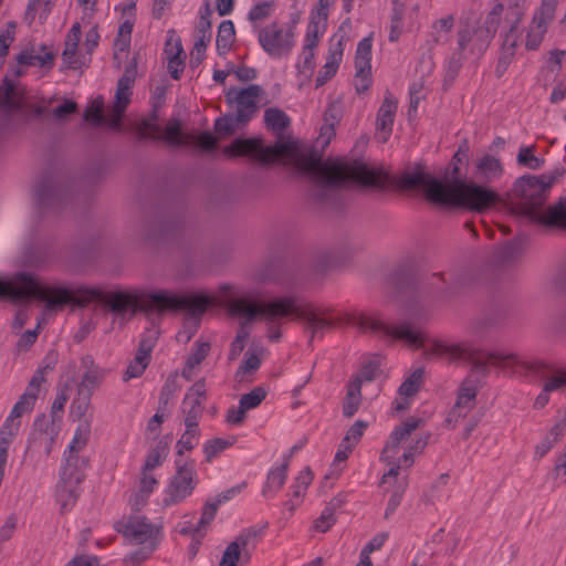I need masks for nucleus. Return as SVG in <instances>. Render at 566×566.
Returning <instances> with one entry per match:
<instances>
[{"label":"nucleus","mask_w":566,"mask_h":566,"mask_svg":"<svg viewBox=\"0 0 566 566\" xmlns=\"http://www.w3.org/2000/svg\"><path fill=\"white\" fill-rule=\"evenodd\" d=\"M223 154L230 157L249 156L262 164L285 159L300 172L310 176L319 191L340 188L347 182L373 187H381L385 184V177L380 171L369 168L361 161L342 159L323 161L317 151L303 150L293 140L279 139L274 145L263 146L259 138H237L223 148Z\"/></svg>","instance_id":"obj_1"},{"label":"nucleus","mask_w":566,"mask_h":566,"mask_svg":"<svg viewBox=\"0 0 566 566\" xmlns=\"http://www.w3.org/2000/svg\"><path fill=\"white\" fill-rule=\"evenodd\" d=\"M0 295L14 300L36 298L45 303L48 311H57L65 305L83 308L95 301L123 321L130 319L142 307L138 296L128 292L85 285H50L28 272L15 273L9 283L0 281Z\"/></svg>","instance_id":"obj_2"},{"label":"nucleus","mask_w":566,"mask_h":566,"mask_svg":"<svg viewBox=\"0 0 566 566\" xmlns=\"http://www.w3.org/2000/svg\"><path fill=\"white\" fill-rule=\"evenodd\" d=\"M348 323L358 327L361 332H371L375 335L392 340H401L411 348H422L427 358L444 357L450 360L465 359L472 364L475 371L486 375L489 366H514L522 361L516 354L505 352H483L468 344H453L442 339L427 340L423 333L410 322L403 321L397 325L385 323L376 315L363 313L350 315Z\"/></svg>","instance_id":"obj_3"},{"label":"nucleus","mask_w":566,"mask_h":566,"mask_svg":"<svg viewBox=\"0 0 566 566\" xmlns=\"http://www.w3.org/2000/svg\"><path fill=\"white\" fill-rule=\"evenodd\" d=\"M504 7L496 3L483 22L461 19L457 31V48L446 61V80L454 81L463 65V61L480 60L488 51L497 29Z\"/></svg>","instance_id":"obj_4"},{"label":"nucleus","mask_w":566,"mask_h":566,"mask_svg":"<svg viewBox=\"0 0 566 566\" xmlns=\"http://www.w3.org/2000/svg\"><path fill=\"white\" fill-rule=\"evenodd\" d=\"M211 304L210 297L206 295H177L167 291H144V319L149 322L150 327L148 339H144V369L149 364L150 352L154 342L159 336L157 328L161 315L168 310H185L191 316L202 315Z\"/></svg>","instance_id":"obj_5"},{"label":"nucleus","mask_w":566,"mask_h":566,"mask_svg":"<svg viewBox=\"0 0 566 566\" xmlns=\"http://www.w3.org/2000/svg\"><path fill=\"white\" fill-rule=\"evenodd\" d=\"M229 312L243 318L245 323L261 319L266 324V336L271 342L281 338L282 319L294 316L295 296H283L265 302H252L245 297L229 301Z\"/></svg>","instance_id":"obj_6"},{"label":"nucleus","mask_w":566,"mask_h":566,"mask_svg":"<svg viewBox=\"0 0 566 566\" xmlns=\"http://www.w3.org/2000/svg\"><path fill=\"white\" fill-rule=\"evenodd\" d=\"M137 74V56L135 55L132 63L125 69L123 76L117 82L115 93V102L109 114H103V103L92 106L86 113L85 118L91 120L95 126L107 125L115 132H124L123 116L130 103L132 85Z\"/></svg>","instance_id":"obj_7"},{"label":"nucleus","mask_w":566,"mask_h":566,"mask_svg":"<svg viewBox=\"0 0 566 566\" xmlns=\"http://www.w3.org/2000/svg\"><path fill=\"white\" fill-rule=\"evenodd\" d=\"M444 192L441 205L467 208L475 212H483L499 201V195L495 191L473 182H465L460 178H455L452 182L448 181Z\"/></svg>","instance_id":"obj_8"},{"label":"nucleus","mask_w":566,"mask_h":566,"mask_svg":"<svg viewBox=\"0 0 566 566\" xmlns=\"http://www.w3.org/2000/svg\"><path fill=\"white\" fill-rule=\"evenodd\" d=\"M73 199L71 182L55 177H45L34 187V201L41 214L57 213Z\"/></svg>","instance_id":"obj_9"},{"label":"nucleus","mask_w":566,"mask_h":566,"mask_svg":"<svg viewBox=\"0 0 566 566\" xmlns=\"http://www.w3.org/2000/svg\"><path fill=\"white\" fill-rule=\"evenodd\" d=\"M557 175L524 176L514 182L513 192L524 200L526 212L532 216L544 200L546 191L555 184Z\"/></svg>","instance_id":"obj_10"},{"label":"nucleus","mask_w":566,"mask_h":566,"mask_svg":"<svg viewBox=\"0 0 566 566\" xmlns=\"http://www.w3.org/2000/svg\"><path fill=\"white\" fill-rule=\"evenodd\" d=\"M262 536V528L251 526L243 530L234 541L226 547L219 566H245Z\"/></svg>","instance_id":"obj_11"},{"label":"nucleus","mask_w":566,"mask_h":566,"mask_svg":"<svg viewBox=\"0 0 566 566\" xmlns=\"http://www.w3.org/2000/svg\"><path fill=\"white\" fill-rule=\"evenodd\" d=\"M259 43L271 56L287 55L294 46V29L292 25L272 22L260 30Z\"/></svg>","instance_id":"obj_12"},{"label":"nucleus","mask_w":566,"mask_h":566,"mask_svg":"<svg viewBox=\"0 0 566 566\" xmlns=\"http://www.w3.org/2000/svg\"><path fill=\"white\" fill-rule=\"evenodd\" d=\"M294 316L304 322L306 331L311 334L310 342L315 337H323L336 324L328 310L312 304H298L296 297Z\"/></svg>","instance_id":"obj_13"},{"label":"nucleus","mask_w":566,"mask_h":566,"mask_svg":"<svg viewBox=\"0 0 566 566\" xmlns=\"http://www.w3.org/2000/svg\"><path fill=\"white\" fill-rule=\"evenodd\" d=\"M177 471L172 476L169 488L168 496L165 499V504H176L184 501L189 496L196 486V465L193 461H186L180 463L176 461Z\"/></svg>","instance_id":"obj_14"},{"label":"nucleus","mask_w":566,"mask_h":566,"mask_svg":"<svg viewBox=\"0 0 566 566\" xmlns=\"http://www.w3.org/2000/svg\"><path fill=\"white\" fill-rule=\"evenodd\" d=\"M423 426V419L410 417L395 427L381 451L380 460L386 464L391 465L399 452L400 447L411 438V434L417 429Z\"/></svg>","instance_id":"obj_15"},{"label":"nucleus","mask_w":566,"mask_h":566,"mask_svg":"<svg viewBox=\"0 0 566 566\" xmlns=\"http://www.w3.org/2000/svg\"><path fill=\"white\" fill-rule=\"evenodd\" d=\"M448 181H442L421 171L405 172L400 177V185L406 189H416L421 187L426 197L438 205L442 203L446 196V187Z\"/></svg>","instance_id":"obj_16"},{"label":"nucleus","mask_w":566,"mask_h":566,"mask_svg":"<svg viewBox=\"0 0 566 566\" xmlns=\"http://www.w3.org/2000/svg\"><path fill=\"white\" fill-rule=\"evenodd\" d=\"M87 459L82 458L75 452H64V465L60 473V480L62 488H60V496L64 495V492L70 497H74V486H77L83 482L85 474L84 470L87 467Z\"/></svg>","instance_id":"obj_17"},{"label":"nucleus","mask_w":566,"mask_h":566,"mask_svg":"<svg viewBox=\"0 0 566 566\" xmlns=\"http://www.w3.org/2000/svg\"><path fill=\"white\" fill-rule=\"evenodd\" d=\"M478 386L471 379H464L460 385L457 394V399L450 409L446 422L449 426L455 427L463 420L476 405Z\"/></svg>","instance_id":"obj_18"},{"label":"nucleus","mask_w":566,"mask_h":566,"mask_svg":"<svg viewBox=\"0 0 566 566\" xmlns=\"http://www.w3.org/2000/svg\"><path fill=\"white\" fill-rule=\"evenodd\" d=\"M60 418H53L45 413L39 415L33 422V429L29 438V444L39 443L44 446L46 454L51 453L52 447L61 430Z\"/></svg>","instance_id":"obj_19"},{"label":"nucleus","mask_w":566,"mask_h":566,"mask_svg":"<svg viewBox=\"0 0 566 566\" xmlns=\"http://www.w3.org/2000/svg\"><path fill=\"white\" fill-rule=\"evenodd\" d=\"M430 437L431 433L428 432L412 439L402 455L399 457L397 461H394V463L390 465V469L384 473L380 483L387 484L390 479H396L399 475L401 468L408 469L412 467L415 463V457L423 452L428 446Z\"/></svg>","instance_id":"obj_20"},{"label":"nucleus","mask_w":566,"mask_h":566,"mask_svg":"<svg viewBox=\"0 0 566 566\" xmlns=\"http://www.w3.org/2000/svg\"><path fill=\"white\" fill-rule=\"evenodd\" d=\"M206 400V386L203 381H197L186 394L182 401V411L186 415L185 426H198L199 419L202 416Z\"/></svg>","instance_id":"obj_21"},{"label":"nucleus","mask_w":566,"mask_h":566,"mask_svg":"<svg viewBox=\"0 0 566 566\" xmlns=\"http://www.w3.org/2000/svg\"><path fill=\"white\" fill-rule=\"evenodd\" d=\"M261 87L259 85H250L249 87L235 92H229L227 95L228 101H234L237 103V112L239 120L249 122L256 112L258 97L260 96Z\"/></svg>","instance_id":"obj_22"},{"label":"nucleus","mask_w":566,"mask_h":566,"mask_svg":"<svg viewBox=\"0 0 566 566\" xmlns=\"http://www.w3.org/2000/svg\"><path fill=\"white\" fill-rule=\"evenodd\" d=\"M396 112L397 99L387 92L378 109L376 120L377 137L381 143H386L391 135Z\"/></svg>","instance_id":"obj_23"},{"label":"nucleus","mask_w":566,"mask_h":566,"mask_svg":"<svg viewBox=\"0 0 566 566\" xmlns=\"http://www.w3.org/2000/svg\"><path fill=\"white\" fill-rule=\"evenodd\" d=\"M555 11H544L543 7L534 13L533 20L528 27L526 34V48L528 50H536L547 31L548 23L553 20Z\"/></svg>","instance_id":"obj_24"},{"label":"nucleus","mask_w":566,"mask_h":566,"mask_svg":"<svg viewBox=\"0 0 566 566\" xmlns=\"http://www.w3.org/2000/svg\"><path fill=\"white\" fill-rule=\"evenodd\" d=\"M136 2H130L122 8L123 17L126 19L119 24L117 36L114 40V59H118L119 53H124L130 45L132 31L134 27V13Z\"/></svg>","instance_id":"obj_25"},{"label":"nucleus","mask_w":566,"mask_h":566,"mask_svg":"<svg viewBox=\"0 0 566 566\" xmlns=\"http://www.w3.org/2000/svg\"><path fill=\"white\" fill-rule=\"evenodd\" d=\"M532 217L546 227L566 229V198H560L557 203L545 210L534 212Z\"/></svg>","instance_id":"obj_26"},{"label":"nucleus","mask_w":566,"mask_h":566,"mask_svg":"<svg viewBox=\"0 0 566 566\" xmlns=\"http://www.w3.org/2000/svg\"><path fill=\"white\" fill-rule=\"evenodd\" d=\"M503 174V166L499 158L492 155H484L475 163L474 176L483 182H492Z\"/></svg>","instance_id":"obj_27"},{"label":"nucleus","mask_w":566,"mask_h":566,"mask_svg":"<svg viewBox=\"0 0 566 566\" xmlns=\"http://www.w3.org/2000/svg\"><path fill=\"white\" fill-rule=\"evenodd\" d=\"M527 368L539 373L544 378V387L545 391H558L566 388V369L557 368V369H547V367L542 363H535Z\"/></svg>","instance_id":"obj_28"},{"label":"nucleus","mask_w":566,"mask_h":566,"mask_svg":"<svg viewBox=\"0 0 566 566\" xmlns=\"http://www.w3.org/2000/svg\"><path fill=\"white\" fill-rule=\"evenodd\" d=\"M172 441L171 434H166L156 441L154 446L149 448L147 458L144 462V471L153 470L160 467L167 459L170 450V443Z\"/></svg>","instance_id":"obj_29"},{"label":"nucleus","mask_w":566,"mask_h":566,"mask_svg":"<svg viewBox=\"0 0 566 566\" xmlns=\"http://www.w3.org/2000/svg\"><path fill=\"white\" fill-rule=\"evenodd\" d=\"M115 530L123 535L128 544L142 543V517L138 515L124 516L115 523Z\"/></svg>","instance_id":"obj_30"},{"label":"nucleus","mask_w":566,"mask_h":566,"mask_svg":"<svg viewBox=\"0 0 566 566\" xmlns=\"http://www.w3.org/2000/svg\"><path fill=\"white\" fill-rule=\"evenodd\" d=\"M161 520L147 522L144 518V559L149 557L160 545L164 538Z\"/></svg>","instance_id":"obj_31"},{"label":"nucleus","mask_w":566,"mask_h":566,"mask_svg":"<svg viewBox=\"0 0 566 566\" xmlns=\"http://www.w3.org/2000/svg\"><path fill=\"white\" fill-rule=\"evenodd\" d=\"M289 458L283 463L268 473L266 482L262 488V495L273 497L284 485L287 476Z\"/></svg>","instance_id":"obj_32"},{"label":"nucleus","mask_w":566,"mask_h":566,"mask_svg":"<svg viewBox=\"0 0 566 566\" xmlns=\"http://www.w3.org/2000/svg\"><path fill=\"white\" fill-rule=\"evenodd\" d=\"M343 56V48L342 42L338 41L334 46L329 48L328 56L326 59V62L323 66V70L319 72L318 76L316 77V86L324 85L328 80H331L342 61Z\"/></svg>","instance_id":"obj_33"},{"label":"nucleus","mask_w":566,"mask_h":566,"mask_svg":"<svg viewBox=\"0 0 566 566\" xmlns=\"http://www.w3.org/2000/svg\"><path fill=\"white\" fill-rule=\"evenodd\" d=\"M429 284L439 294L444 297H449L459 291L461 282L458 276L440 272L431 275Z\"/></svg>","instance_id":"obj_34"},{"label":"nucleus","mask_w":566,"mask_h":566,"mask_svg":"<svg viewBox=\"0 0 566 566\" xmlns=\"http://www.w3.org/2000/svg\"><path fill=\"white\" fill-rule=\"evenodd\" d=\"M159 138L169 146L179 147L190 145L195 135L184 134L180 123L178 120H170L167 123Z\"/></svg>","instance_id":"obj_35"},{"label":"nucleus","mask_w":566,"mask_h":566,"mask_svg":"<svg viewBox=\"0 0 566 566\" xmlns=\"http://www.w3.org/2000/svg\"><path fill=\"white\" fill-rule=\"evenodd\" d=\"M210 350L209 343H195V348L188 356L185 367L182 369V377L187 380H191L195 376V369L202 363V360L208 356Z\"/></svg>","instance_id":"obj_36"},{"label":"nucleus","mask_w":566,"mask_h":566,"mask_svg":"<svg viewBox=\"0 0 566 566\" xmlns=\"http://www.w3.org/2000/svg\"><path fill=\"white\" fill-rule=\"evenodd\" d=\"M235 40L234 24L231 20H223L218 28L216 46L219 55L226 54Z\"/></svg>","instance_id":"obj_37"},{"label":"nucleus","mask_w":566,"mask_h":566,"mask_svg":"<svg viewBox=\"0 0 566 566\" xmlns=\"http://www.w3.org/2000/svg\"><path fill=\"white\" fill-rule=\"evenodd\" d=\"M360 402L361 388H359L358 381H349L343 402V415L347 418H352L358 411Z\"/></svg>","instance_id":"obj_38"},{"label":"nucleus","mask_w":566,"mask_h":566,"mask_svg":"<svg viewBox=\"0 0 566 566\" xmlns=\"http://www.w3.org/2000/svg\"><path fill=\"white\" fill-rule=\"evenodd\" d=\"M105 376L106 369L104 368H93L92 370H85L77 388L78 394H87L93 396L94 390L102 384Z\"/></svg>","instance_id":"obj_39"},{"label":"nucleus","mask_w":566,"mask_h":566,"mask_svg":"<svg viewBox=\"0 0 566 566\" xmlns=\"http://www.w3.org/2000/svg\"><path fill=\"white\" fill-rule=\"evenodd\" d=\"M91 395L77 392V397L72 402L71 413L78 420V423L87 420V422L92 424L93 412L91 410Z\"/></svg>","instance_id":"obj_40"},{"label":"nucleus","mask_w":566,"mask_h":566,"mask_svg":"<svg viewBox=\"0 0 566 566\" xmlns=\"http://www.w3.org/2000/svg\"><path fill=\"white\" fill-rule=\"evenodd\" d=\"M22 104V98L17 91L13 82L6 77L0 88V105L4 108H19Z\"/></svg>","instance_id":"obj_41"},{"label":"nucleus","mask_w":566,"mask_h":566,"mask_svg":"<svg viewBox=\"0 0 566 566\" xmlns=\"http://www.w3.org/2000/svg\"><path fill=\"white\" fill-rule=\"evenodd\" d=\"M518 24L520 13L516 14V20H513L511 22L509 30L503 34V41L500 53L509 55L511 57L515 56V51L518 44Z\"/></svg>","instance_id":"obj_42"},{"label":"nucleus","mask_w":566,"mask_h":566,"mask_svg":"<svg viewBox=\"0 0 566 566\" xmlns=\"http://www.w3.org/2000/svg\"><path fill=\"white\" fill-rule=\"evenodd\" d=\"M264 122L268 128L280 134L290 125L289 116L279 108H268L264 112Z\"/></svg>","instance_id":"obj_43"},{"label":"nucleus","mask_w":566,"mask_h":566,"mask_svg":"<svg viewBox=\"0 0 566 566\" xmlns=\"http://www.w3.org/2000/svg\"><path fill=\"white\" fill-rule=\"evenodd\" d=\"M200 439V429L197 424L193 427H186V431L181 434L177 441L176 450L178 455H182L186 451H191Z\"/></svg>","instance_id":"obj_44"},{"label":"nucleus","mask_w":566,"mask_h":566,"mask_svg":"<svg viewBox=\"0 0 566 566\" xmlns=\"http://www.w3.org/2000/svg\"><path fill=\"white\" fill-rule=\"evenodd\" d=\"M371 39H361L356 49L355 67H359V72L364 73L367 69H371Z\"/></svg>","instance_id":"obj_45"},{"label":"nucleus","mask_w":566,"mask_h":566,"mask_svg":"<svg viewBox=\"0 0 566 566\" xmlns=\"http://www.w3.org/2000/svg\"><path fill=\"white\" fill-rule=\"evenodd\" d=\"M566 432L565 423H556L549 431V433L543 439V441L536 447L535 454L539 458L544 457L554 444L564 436Z\"/></svg>","instance_id":"obj_46"},{"label":"nucleus","mask_w":566,"mask_h":566,"mask_svg":"<svg viewBox=\"0 0 566 566\" xmlns=\"http://www.w3.org/2000/svg\"><path fill=\"white\" fill-rule=\"evenodd\" d=\"M235 441L237 439L234 437H230L229 439L214 438L208 440L203 444V453L206 455V461L211 462L213 458L218 457L222 451L233 446Z\"/></svg>","instance_id":"obj_47"},{"label":"nucleus","mask_w":566,"mask_h":566,"mask_svg":"<svg viewBox=\"0 0 566 566\" xmlns=\"http://www.w3.org/2000/svg\"><path fill=\"white\" fill-rule=\"evenodd\" d=\"M91 437V424L87 420L81 421L78 423L75 434L65 452H75L78 453L82 449H84Z\"/></svg>","instance_id":"obj_48"},{"label":"nucleus","mask_w":566,"mask_h":566,"mask_svg":"<svg viewBox=\"0 0 566 566\" xmlns=\"http://www.w3.org/2000/svg\"><path fill=\"white\" fill-rule=\"evenodd\" d=\"M177 375H170L166 379L159 395L158 407L171 411V402L175 394L179 390Z\"/></svg>","instance_id":"obj_49"},{"label":"nucleus","mask_w":566,"mask_h":566,"mask_svg":"<svg viewBox=\"0 0 566 566\" xmlns=\"http://www.w3.org/2000/svg\"><path fill=\"white\" fill-rule=\"evenodd\" d=\"M392 479L389 480L388 483L391 482ZM395 482H396V485H395V489L389 497V501H388V504H387V507H386V511H385V518H389L394 513L395 511L397 510V507L400 505L401 503V500H402V495L407 489V485H408V480L407 478H403L401 480H398V476L396 479H394Z\"/></svg>","instance_id":"obj_50"},{"label":"nucleus","mask_w":566,"mask_h":566,"mask_svg":"<svg viewBox=\"0 0 566 566\" xmlns=\"http://www.w3.org/2000/svg\"><path fill=\"white\" fill-rule=\"evenodd\" d=\"M210 40L211 21L202 17L201 19H199L198 25L196 28V41L193 49H196L198 53H200L202 50L206 51Z\"/></svg>","instance_id":"obj_51"},{"label":"nucleus","mask_w":566,"mask_h":566,"mask_svg":"<svg viewBox=\"0 0 566 566\" xmlns=\"http://www.w3.org/2000/svg\"><path fill=\"white\" fill-rule=\"evenodd\" d=\"M53 57L54 55L51 52H46L44 55H41L33 51L24 50L18 55L17 61L20 65L45 66L48 64H52Z\"/></svg>","instance_id":"obj_52"},{"label":"nucleus","mask_w":566,"mask_h":566,"mask_svg":"<svg viewBox=\"0 0 566 566\" xmlns=\"http://www.w3.org/2000/svg\"><path fill=\"white\" fill-rule=\"evenodd\" d=\"M240 124H245L238 118V115L227 114L216 119L214 130L219 135L230 136L235 133Z\"/></svg>","instance_id":"obj_53"},{"label":"nucleus","mask_w":566,"mask_h":566,"mask_svg":"<svg viewBox=\"0 0 566 566\" xmlns=\"http://www.w3.org/2000/svg\"><path fill=\"white\" fill-rule=\"evenodd\" d=\"M423 369H416L399 387L398 392L401 396L408 397L415 395L422 382Z\"/></svg>","instance_id":"obj_54"},{"label":"nucleus","mask_w":566,"mask_h":566,"mask_svg":"<svg viewBox=\"0 0 566 566\" xmlns=\"http://www.w3.org/2000/svg\"><path fill=\"white\" fill-rule=\"evenodd\" d=\"M534 146L521 147L517 154V163L530 169L536 170L544 165V159L534 156Z\"/></svg>","instance_id":"obj_55"},{"label":"nucleus","mask_w":566,"mask_h":566,"mask_svg":"<svg viewBox=\"0 0 566 566\" xmlns=\"http://www.w3.org/2000/svg\"><path fill=\"white\" fill-rule=\"evenodd\" d=\"M266 397V391L262 387H255L250 392L244 394L239 403L243 409L251 410L256 408Z\"/></svg>","instance_id":"obj_56"},{"label":"nucleus","mask_w":566,"mask_h":566,"mask_svg":"<svg viewBox=\"0 0 566 566\" xmlns=\"http://www.w3.org/2000/svg\"><path fill=\"white\" fill-rule=\"evenodd\" d=\"M314 49L304 45L296 65L298 72L305 77H310L314 70Z\"/></svg>","instance_id":"obj_57"},{"label":"nucleus","mask_w":566,"mask_h":566,"mask_svg":"<svg viewBox=\"0 0 566 566\" xmlns=\"http://www.w3.org/2000/svg\"><path fill=\"white\" fill-rule=\"evenodd\" d=\"M45 380L43 377V370L38 369L34 375L32 376L28 387L25 388L24 392L21 395L23 399H27L29 401H32L35 405V401L39 397L40 386Z\"/></svg>","instance_id":"obj_58"},{"label":"nucleus","mask_w":566,"mask_h":566,"mask_svg":"<svg viewBox=\"0 0 566 566\" xmlns=\"http://www.w3.org/2000/svg\"><path fill=\"white\" fill-rule=\"evenodd\" d=\"M165 55L167 60L185 56V51L181 41L176 36L175 31H169V36L165 43Z\"/></svg>","instance_id":"obj_59"},{"label":"nucleus","mask_w":566,"mask_h":566,"mask_svg":"<svg viewBox=\"0 0 566 566\" xmlns=\"http://www.w3.org/2000/svg\"><path fill=\"white\" fill-rule=\"evenodd\" d=\"M218 503H216L213 500L207 501V503L203 506L201 517L195 528V533L199 534L203 528H206L211 521L214 518L217 511H218Z\"/></svg>","instance_id":"obj_60"},{"label":"nucleus","mask_w":566,"mask_h":566,"mask_svg":"<svg viewBox=\"0 0 566 566\" xmlns=\"http://www.w3.org/2000/svg\"><path fill=\"white\" fill-rule=\"evenodd\" d=\"M142 376V342L138 344L134 359L128 364L123 380L125 382Z\"/></svg>","instance_id":"obj_61"},{"label":"nucleus","mask_w":566,"mask_h":566,"mask_svg":"<svg viewBox=\"0 0 566 566\" xmlns=\"http://www.w3.org/2000/svg\"><path fill=\"white\" fill-rule=\"evenodd\" d=\"M271 8L272 2H260L251 8L248 18L252 23H261L271 15Z\"/></svg>","instance_id":"obj_62"},{"label":"nucleus","mask_w":566,"mask_h":566,"mask_svg":"<svg viewBox=\"0 0 566 566\" xmlns=\"http://www.w3.org/2000/svg\"><path fill=\"white\" fill-rule=\"evenodd\" d=\"M367 426L368 423L364 420L355 421L354 424L347 430L342 441L345 442V444L350 443V446L355 448L363 437Z\"/></svg>","instance_id":"obj_63"},{"label":"nucleus","mask_w":566,"mask_h":566,"mask_svg":"<svg viewBox=\"0 0 566 566\" xmlns=\"http://www.w3.org/2000/svg\"><path fill=\"white\" fill-rule=\"evenodd\" d=\"M261 366V358L259 355L251 349H248L244 354V358L239 367L238 374H252L258 370Z\"/></svg>","instance_id":"obj_64"}]
</instances>
